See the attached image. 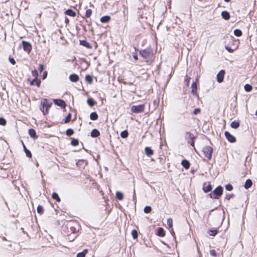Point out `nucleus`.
I'll list each match as a JSON object with an SVG mask.
<instances>
[{
	"label": "nucleus",
	"instance_id": "nucleus-1",
	"mask_svg": "<svg viewBox=\"0 0 257 257\" xmlns=\"http://www.w3.org/2000/svg\"><path fill=\"white\" fill-rule=\"evenodd\" d=\"M140 53L149 64H151L154 61V54L151 48L142 50L140 51Z\"/></svg>",
	"mask_w": 257,
	"mask_h": 257
},
{
	"label": "nucleus",
	"instance_id": "nucleus-2",
	"mask_svg": "<svg viewBox=\"0 0 257 257\" xmlns=\"http://www.w3.org/2000/svg\"><path fill=\"white\" fill-rule=\"evenodd\" d=\"M52 102L47 98H43L40 102V110L44 115H47L49 112V109L52 106Z\"/></svg>",
	"mask_w": 257,
	"mask_h": 257
},
{
	"label": "nucleus",
	"instance_id": "nucleus-3",
	"mask_svg": "<svg viewBox=\"0 0 257 257\" xmlns=\"http://www.w3.org/2000/svg\"><path fill=\"white\" fill-rule=\"evenodd\" d=\"M213 151V148L211 146H205L202 149V152L204 156L208 161L210 160L212 158Z\"/></svg>",
	"mask_w": 257,
	"mask_h": 257
},
{
	"label": "nucleus",
	"instance_id": "nucleus-4",
	"mask_svg": "<svg viewBox=\"0 0 257 257\" xmlns=\"http://www.w3.org/2000/svg\"><path fill=\"white\" fill-rule=\"evenodd\" d=\"M223 193V188L221 186H219L216 187L212 192L209 194V196L212 199H218V197L220 196Z\"/></svg>",
	"mask_w": 257,
	"mask_h": 257
},
{
	"label": "nucleus",
	"instance_id": "nucleus-5",
	"mask_svg": "<svg viewBox=\"0 0 257 257\" xmlns=\"http://www.w3.org/2000/svg\"><path fill=\"white\" fill-rule=\"evenodd\" d=\"M185 138L188 143L195 148V140L196 137L190 132H187L185 134Z\"/></svg>",
	"mask_w": 257,
	"mask_h": 257
},
{
	"label": "nucleus",
	"instance_id": "nucleus-6",
	"mask_svg": "<svg viewBox=\"0 0 257 257\" xmlns=\"http://www.w3.org/2000/svg\"><path fill=\"white\" fill-rule=\"evenodd\" d=\"M145 108V104H140L138 105H133L132 106L131 110L133 113H139L144 111Z\"/></svg>",
	"mask_w": 257,
	"mask_h": 257
},
{
	"label": "nucleus",
	"instance_id": "nucleus-7",
	"mask_svg": "<svg viewBox=\"0 0 257 257\" xmlns=\"http://www.w3.org/2000/svg\"><path fill=\"white\" fill-rule=\"evenodd\" d=\"M22 44L23 45L24 50L25 52H27L28 54H29L31 52L32 49L31 44L29 42L25 41H23L22 42Z\"/></svg>",
	"mask_w": 257,
	"mask_h": 257
},
{
	"label": "nucleus",
	"instance_id": "nucleus-8",
	"mask_svg": "<svg viewBox=\"0 0 257 257\" xmlns=\"http://www.w3.org/2000/svg\"><path fill=\"white\" fill-rule=\"evenodd\" d=\"M198 79L197 78L195 81L193 82L192 83L191 88V93L197 97L199 96V94L197 92V83H198Z\"/></svg>",
	"mask_w": 257,
	"mask_h": 257
},
{
	"label": "nucleus",
	"instance_id": "nucleus-9",
	"mask_svg": "<svg viewBox=\"0 0 257 257\" xmlns=\"http://www.w3.org/2000/svg\"><path fill=\"white\" fill-rule=\"evenodd\" d=\"M203 190L204 192L207 193L211 191L212 187L210 182H204L203 185Z\"/></svg>",
	"mask_w": 257,
	"mask_h": 257
},
{
	"label": "nucleus",
	"instance_id": "nucleus-10",
	"mask_svg": "<svg viewBox=\"0 0 257 257\" xmlns=\"http://www.w3.org/2000/svg\"><path fill=\"white\" fill-rule=\"evenodd\" d=\"M225 75V71L223 70H220L218 73L217 74V81L219 83H221L223 82L224 79V77Z\"/></svg>",
	"mask_w": 257,
	"mask_h": 257
},
{
	"label": "nucleus",
	"instance_id": "nucleus-11",
	"mask_svg": "<svg viewBox=\"0 0 257 257\" xmlns=\"http://www.w3.org/2000/svg\"><path fill=\"white\" fill-rule=\"evenodd\" d=\"M225 137L226 139L230 143H234L236 141L235 138L230 134L228 132L226 131L224 133Z\"/></svg>",
	"mask_w": 257,
	"mask_h": 257
},
{
	"label": "nucleus",
	"instance_id": "nucleus-12",
	"mask_svg": "<svg viewBox=\"0 0 257 257\" xmlns=\"http://www.w3.org/2000/svg\"><path fill=\"white\" fill-rule=\"evenodd\" d=\"M53 101L56 105L60 106L62 108L66 107V103L62 99H54Z\"/></svg>",
	"mask_w": 257,
	"mask_h": 257
},
{
	"label": "nucleus",
	"instance_id": "nucleus-13",
	"mask_svg": "<svg viewBox=\"0 0 257 257\" xmlns=\"http://www.w3.org/2000/svg\"><path fill=\"white\" fill-rule=\"evenodd\" d=\"M32 75L34 77V81H37V84H39L41 83V81L40 79H38V73L37 70L35 69L32 71Z\"/></svg>",
	"mask_w": 257,
	"mask_h": 257
},
{
	"label": "nucleus",
	"instance_id": "nucleus-14",
	"mask_svg": "<svg viewBox=\"0 0 257 257\" xmlns=\"http://www.w3.org/2000/svg\"><path fill=\"white\" fill-rule=\"evenodd\" d=\"M145 152L146 155L148 157H151L154 154V151L151 149V148L149 147H146L145 148Z\"/></svg>",
	"mask_w": 257,
	"mask_h": 257
},
{
	"label": "nucleus",
	"instance_id": "nucleus-15",
	"mask_svg": "<svg viewBox=\"0 0 257 257\" xmlns=\"http://www.w3.org/2000/svg\"><path fill=\"white\" fill-rule=\"evenodd\" d=\"M69 79L73 82H77L79 80V77L78 75L76 74H72L70 75Z\"/></svg>",
	"mask_w": 257,
	"mask_h": 257
},
{
	"label": "nucleus",
	"instance_id": "nucleus-16",
	"mask_svg": "<svg viewBox=\"0 0 257 257\" xmlns=\"http://www.w3.org/2000/svg\"><path fill=\"white\" fill-rule=\"evenodd\" d=\"M80 44L82 45L84 47H85L87 48H88V49L92 48V46L90 45V44L86 40H80Z\"/></svg>",
	"mask_w": 257,
	"mask_h": 257
},
{
	"label": "nucleus",
	"instance_id": "nucleus-17",
	"mask_svg": "<svg viewBox=\"0 0 257 257\" xmlns=\"http://www.w3.org/2000/svg\"><path fill=\"white\" fill-rule=\"evenodd\" d=\"M221 15L222 18L225 20H228L230 17L229 13L225 11L222 12Z\"/></svg>",
	"mask_w": 257,
	"mask_h": 257
},
{
	"label": "nucleus",
	"instance_id": "nucleus-18",
	"mask_svg": "<svg viewBox=\"0 0 257 257\" xmlns=\"http://www.w3.org/2000/svg\"><path fill=\"white\" fill-rule=\"evenodd\" d=\"M181 164L185 169H188L190 166V163L187 160H183Z\"/></svg>",
	"mask_w": 257,
	"mask_h": 257
},
{
	"label": "nucleus",
	"instance_id": "nucleus-19",
	"mask_svg": "<svg viewBox=\"0 0 257 257\" xmlns=\"http://www.w3.org/2000/svg\"><path fill=\"white\" fill-rule=\"evenodd\" d=\"M65 14L70 17H75L76 15V13L71 9H68L65 12Z\"/></svg>",
	"mask_w": 257,
	"mask_h": 257
},
{
	"label": "nucleus",
	"instance_id": "nucleus-20",
	"mask_svg": "<svg viewBox=\"0 0 257 257\" xmlns=\"http://www.w3.org/2000/svg\"><path fill=\"white\" fill-rule=\"evenodd\" d=\"M111 20V18L109 16H103L100 18V22L102 23H108Z\"/></svg>",
	"mask_w": 257,
	"mask_h": 257
},
{
	"label": "nucleus",
	"instance_id": "nucleus-21",
	"mask_svg": "<svg viewBox=\"0 0 257 257\" xmlns=\"http://www.w3.org/2000/svg\"><path fill=\"white\" fill-rule=\"evenodd\" d=\"M29 134L31 136V137L37 139L38 136H37L36 132L34 129L31 128L29 130Z\"/></svg>",
	"mask_w": 257,
	"mask_h": 257
},
{
	"label": "nucleus",
	"instance_id": "nucleus-22",
	"mask_svg": "<svg viewBox=\"0 0 257 257\" xmlns=\"http://www.w3.org/2000/svg\"><path fill=\"white\" fill-rule=\"evenodd\" d=\"M240 122L239 120H234L230 123V126L233 128H237L239 126Z\"/></svg>",
	"mask_w": 257,
	"mask_h": 257
},
{
	"label": "nucleus",
	"instance_id": "nucleus-23",
	"mask_svg": "<svg viewBox=\"0 0 257 257\" xmlns=\"http://www.w3.org/2000/svg\"><path fill=\"white\" fill-rule=\"evenodd\" d=\"M92 11L90 9H87L85 12V14L84 16L82 17L83 19L89 18L92 15Z\"/></svg>",
	"mask_w": 257,
	"mask_h": 257
},
{
	"label": "nucleus",
	"instance_id": "nucleus-24",
	"mask_svg": "<svg viewBox=\"0 0 257 257\" xmlns=\"http://www.w3.org/2000/svg\"><path fill=\"white\" fill-rule=\"evenodd\" d=\"M100 135V132L97 129H93L91 133V136L93 138L98 137Z\"/></svg>",
	"mask_w": 257,
	"mask_h": 257
},
{
	"label": "nucleus",
	"instance_id": "nucleus-25",
	"mask_svg": "<svg viewBox=\"0 0 257 257\" xmlns=\"http://www.w3.org/2000/svg\"><path fill=\"white\" fill-rule=\"evenodd\" d=\"M85 81L89 84H91L93 82V77L90 75H86L85 77Z\"/></svg>",
	"mask_w": 257,
	"mask_h": 257
},
{
	"label": "nucleus",
	"instance_id": "nucleus-26",
	"mask_svg": "<svg viewBox=\"0 0 257 257\" xmlns=\"http://www.w3.org/2000/svg\"><path fill=\"white\" fill-rule=\"evenodd\" d=\"M157 235L161 237H164L165 235V231L163 228H159L157 232Z\"/></svg>",
	"mask_w": 257,
	"mask_h": 257
},
{
	"label": "nucleus",
	"instance_id": "nucleus-27",
	"mask_svg": "<svg viewBox=\"0 0 257 257\" xmlns=\"http://www.w3.org/2000/svg\"><path fill=\"white\" fill-rule=\"evenodd\" d=\"M98 115L96 112H93L90 114V118L92 120H96L98 119Z\"/></svg>",
	"mask_w": 257,
	"mask_h": 257
},
{
	"label": "nucleus",
	"instance_id": "nucleus-28",
	"mask_svg": "<svg viewBox=\"0 0 257 257\" xmlns=\"http://www.w3.org/2000/svg\"><path fill=\"white\" fill-rule=\"evenodd\" d=\"M87 102L88 104L90 106H93L96 104V102L92 98H89L87 100Z\"/></svg>",
	"mask_w": 257,
	"mask_h": 257
},
{
	"label": "nucleus",
	"instance_id": "nucleus-29",
	"mask_svg": "<svg viewBox=\"0 0 257 257\" xmlns=\"http://www.w3.org/2000/svg\"><path fill=\"white\" fill-rule=\"evenodd\" d=\"M252 184V181L250 179H247L246 180L244 187L245 189H248L250 188Z\"/></svg>",
	"mask_w": 257,
	"mask_h": 257
},
{
	"label": "nucleus",
	"instance_id": "nucleus-30",
	"mask_svg": "<svg viewBox=\"0 0 257 257\" xmlns=\"http://www.w3.org/2000/svg\"><path fill=\"white\" fill-rule=\"evenodd\" d=\"M52 198L58 202H60L61 201L60 198L59 197L58 194L56 192L53 193L52 195Z\"/></svg>",
	"mask_w": 257,
	"mask_h": 257
},
{
	"label": "nucleus",
	"instance_id": "nucleus-31",
	"mask_svg": "<svg viewBox=\"0 0 257 257\" xmlns=\"http://www.w3.org/2000/svg\"><path fill=\"white\" fill-rule=\"evenodd\" d=\"M116 198L119 200H122L123 199V194L121 192H116Z\"/></svg>",
	"mask_w": 257,
	"mask_h": 257
},
{
	"label": "nucleus",
	"instance_id": "nucleus-32",
	"mask_svg": "<svg viewBox=\"0 0 257 257\" xmlns=\"http://www.w3.org/2000/svg\"><path fill=\"white\" fill-rule=\"evenodd\" d=\"M167 222L169 228L173 230V219L171 218H169L167 219Z\"/></svg>",
	"mask_w": 257,
	"mask_h": 257
},
{
	"label": "nucleus",
	"instance_id": "nucleus-33",
	"mask_svg": "<svg viewBox=\"0 0 257 257\" xmlns=\"http://www.w3.org/2000/svg\"><path fill=\"white\" fill-rule=\"evenodd\" d=\"M218 232V230L217 229H211L208 231V234L210 236H215L217 233Z\"/></svg>",
	"mask_w": 257,
	"mask_h": 257
},
{
	"label": "nucleus",
	"instance_id": "nucleus-34",
	"mask_svg": "<svg viewBox=\"0 0 257 257\" xmlns=\"http://www.w3.org/2000/svg\"><path fill=\"white\" fill-rule=\"evenodd\" d=\"M233 33L235 36L237 37H240L242 35L241 31L239 29H235L233 31Z\"/></svg>",
	"mask_w": 257,
	"mask_h": 257
},
{
	"label": "nucleus",
	"instance_id": "nucleus-35",
	"mask_svg": "<svg viewBox=\"0 0 257 257\" xmlns=\"http://www.w3.org/2000/svg\"><path fill=\"white\" fill-rule=\"evenodd\" d=\"M120 135L122 138L125 139L128 137V133L127 130H125L121 132Z\"/></svg>",
	"mask_w": 257,
	"mask_h": 257
},
{
	"label": "nucleus",
	"instance_id": "nucleus-36",
	"mask_svg": "<svg viewBox=\"0 0 257 257\" xmlns=\"http://www.w3.org/2000/svg\"><path fill=\"white\" fill-rule=\"evenodd\" d=\"M71 144L74 147L77 146L79 145V141L77 139L72 138L71 139Z\"/></svg>",
	"mask_w": 257,
	"mask_h": 257
},
{
	"label": "nucleus",
	"instance_id": "nucleus-37",
	"mask_svg": "<svg viewBox=\"0 0 257 257\" xmlns=\"http://www.w3.org/2000/svg\"><path fill=\"white\" fill-rule=\"evenodd\" d=\"M244 88L246 92H250L252 90V87L251 85L246 84L244 85Z\"/></svg>",
	"mask_w": 257,
	"mask_h": 257
},
{
	"label": "nucleus",
	"instance_id": "nucleus-38",
	"mask_svg": "<svg viewBox=\"0 0 257 257\" xmlns=\"http://www.w3.org/2000/svg\"><path fill=\"white\" fill-rule=\"evenodd\" d=\"M37 212L39 214H40V215L43 214L44 212V208H43V206H42L41 205H38V206L37 207Z\"/></svg>",
	"mask_w": 257,
	"mask_h": 257
},
{
	"label": "nucleus",
	"instance_id": "nucleus-39",
	"mask_svg": "<svg viewBox=\"0 0 257 257\" xmlns=\"http://www.w3.org/2000/svg\"><path fill=\"white\" fill-rule=\"evenodd\" d=\"M87 251V249H85L83 251L78 253L77 257H85Z\"/></svg>",
	"mask_w": 257,
	"mask_h": 257
},
{
	"label": "nucleus",
	"instance_id": "nucleus-40",
	"mask_svg": "<svg viewBox=\"0 0 257 257\" xmlns=\"http://www.w3.org/2000/svg\"><path fill=\"white\" fill-rule=\"evenodd\" d=\"M236 48V47H234L233 48H232L230 46H229L228 45L225 46V49L230 53H232L234 50H235Z\"/></svg>",
	"mask_w": 257,
	"mask_h": 257
},
{
	"label": "nucleus",
	"instance_id": "nucleus-41",
	"mask_svg": "<svg viewBox=\"0 0 257 257\" xmlns=\"http://www.w3.org/2000/svg\"><path fill=\"white\" fill-rule=\"evenodd\" d=\"M74 133V131L71 128H68L66 131V135L67 136H71L73 135Z\"/></svg>",
	"mask_w": 257,
	"mask_h": 257
},
{
	"label": "nucleus",
	"instance_id": "nucleus-42",
	"mask_svg": "<svg viewBox=\"0 0 257 257\" xmlns=\"http://www.w3.org/2000/svg\"><path fill=\"white\" fill-rule=\"evenodd\" d=\"M71 113H69L66 118L64 119V123H67L70 122L71 118Z\"/></svg>",
	"mask_w": 257,
	"mask_h": 257
},
{
	"label": "nucleus",
	"instance_id": "nucleus-43",
	"mask_svg": "<svg viewBox=\"0 0 257 257\" xmlns=\"http://www.w3.org/2000/svg\"><path fill=\"white\" fill-rule=\"evenodd\" d=\"M190 80H191L190 77H189L187 75H186L185 76V79H184V82L186 83V85L187 87H188L189 85Z\"/></svg>",
	"mask_w": 257,
	"mask_h": 257
},
{
	"label": "nucleus",
	"instance_id": "nucleus-44",
	"mask_svg": "<svg viewBox=\"0 0 257 257\" xmlns=\"http://www.w3.org/2000/svg\"><path fill=\"white\" fill-rule=\"evenodd\" d=\"M131 234L134 239H137L138 238V231L136 230H133L132 231Z\"/></svg>",
	"mask_w": 257,
	"mask_h": 257
},
{
	"label": "nucleus",
	"instance_id": "nucleus-45",
	"mask_svg": "<svg viewBox=\"0 0 257 257\" xmlns=\"http://www.w3.org/2000/svg\"><path fill=\"white\" fill-rule=\"evenodd\" d=\"M144 211L146 213H149L152 211V208L149 206H147L144 208Z\"/></svg>",
	"mask_w": 257,
	"mask_h": 257
},
{
	"label": "nucleus",
	"instance_id": "nucleus-46",
	"mask_svg": "<svg viewBox=\"0 0 257 257\" xmlns=\"http://www.w3.org/2000/svg\"><path fill=\"white\" fill-rule=\"evenodd\" d=\"M7 124L6 120L3 117H0V125L5 126Z\"/></svg>",
	"mask_w": 257,
	"mask_h": 257
},
{
	"label": "nucleus",
	"instance_id": "nucleus-47",
	"mask_svg": "<svg viewBox=\"0 0 257 257\" xmlns=\"http://www.w3.org/2000/svg\"><path fill=\"white\" fill-rule=\"evenodd\" d=\"M201 112V109L199 108H195L193 112V113L194 114V115H197L199 113H200Z\"/></svg>",
	"mask_w": 257,
	"mask_h": 257
},
{
	"label": "nucleus",
	"instance_id": "nucleus-48",
	"mask_svg": "<svg viewBox=\"0 0 257 257\" xmlns=\"http://www.w3.org/2000/svg\"><path fill=\"white\" fill-rule=\"evenodd\" d=\"M26 153V156L29 158H31L32 157V155L31 152L29 150H26V152H25Z\"/></svg>",
	"mask_w": 257,
	"mask_h": 257
},
{
	"label": "nucleus",
	"instance_id": "nucleus-49",
	"mask_svg": "<svg viewBox=\"0 0 257 257\" xmlns=\"http://www.w3.org/2000/svg\"><path fill=\"white\" fill-rule=\"evenodd\" d=\"M210 254L213 257H216V252L215 249H211L210 250Z\"/></svg>",
	"mask_w": 257,
	"mask_h": 257
},
{
	"label": "nucleus",
	"instance_id": "nucleus-50",
	"mask_svg": "<svg viewBox=\"0 0 257 257\" xmlns=\"http://www.w3.org/2000/svg\"><path fill=\"white\" fill-rule=\"evenodd\" d=\"M9 61L10 62V63L13 64V65H15L16 62V61L15 60L14 58H13V57H11V56L9 57Z\"/></svg>",
	"mask_w": 257,
	"mask_h": 257
},
{
	"label": "nucleus",
	"instance_id": "nucleus-51",
	"mask_svg": "<svg viewBox=\"0 0 257 257\" xmlns=\"http://www.w3.org/2000/svg\"><path fill=\"white\" fill-rule=\"evenodd\" d=\"M225 189L228 191H231L233 189V187L231 184H227L225 186Z\"/></svg>",
	"mask_w": 257,
	"mask_h": 257
},
{
	"label": "nucleus",
	"instance_id": "nucleus-52",
	"mask_svg": "<svg viewBox=\"0 0 257 257\" xmlns=\"http://www.w3.org/2000/svg\"><path fill=\"white\" fill-rule=\"evenodd\" d=\"M119 82L121 83H123L124 85L128 84L129 85H132L133 84V82H126V81H124V80H119Z\"/></svg>",
	"mask_w": 257,
	"mask_h": 257
},
{
	"label": "nucleus",
	"instance_id": "nucleus-53",
	"mask_svg": "<svg viewBox=\"0 0 257 257\" xmlns=\"http://www.w3.org/2000/svg\"><path fill=\"white\" fill-rule=\"evenodd\" d=\"M30 84L31 85H36L38 87H40L41 85V83L37 84V81H34V79L31 82Z\"/></svg>",
	"mask_w": 257,
	"mask_h": 257
},
{
	"label": "nucleus",
	"instance_id": "nucleus-54",
	"mask_svg": "<svg viewBox=\"0 0 257 257\" xmlns=\"http://www.w3.org/2000/svg\"><path fill=\"white\" fill-rule=\"evenodd\" d=\"M39 70L40 72H42L44 70V66L42 64L39 65Z\"/></svg>",
	"mask_w": 257,
	"mask_h": 257
},
{
	"label": "nucleus",
	"instance_id": "nucleus-55",
	"mask_svg": "<svg viewBox=\"0 0 257 257\" xmlns=\"http://www.w3.org/2000/svg\"><path fill=\"white\" fill-rule=\"evenodd\" d=\"M47 76V72L46 71H45L43 72V74L42 75L43 79H46Z\"/></svg>",
	"mask_w": 257,
	"mask_h": 257
},
{
	"label": "nucleus",
	"instance_id": "nucleus-56",
	"mask_svg": "<svg viewBox=\"0 0 257 257\" xmlns=\"http://www.w3.org/2000/svg\"><path fill=\"white\" fill-rule=\"evenodd\" d=\"M133 58L137 61L138 60V56H137V54L136 53H134L133 55Z\"/></svg>",
	"mask_w": 257,
	"mask_h": 257
},
{
	"label": "nucleus",
	"instance_id": "nucleus-57",
	"mask_svg": "<svg viewBox=\"0 0 257 257\" xmlns=\"http://www.w3.org/2000/svg\"><path fill=\"white\" fill-rule=\"evenodd\" d=\"M230 41L231 42H232V43H233V42H236V41L234 39V38H233V37H231V38H230Z\"/></svg>",
	"mask_w": 257,
	"mask_h": 257
},
{
	"label": "nucleus",
	"instance_id": "nucleus-58",
	"mask_svg": "<svg viewBox=\"0 0 257 257\" xmlns=\"http://www.w3.org/2000/svg\"><path fill=\"white\" fill-rule=\"evenodd\" d=\"M23 143V148H24V151L26 152V150H28L26 147V146L25 145L24 143L23 142H22Z\"/></svg>",
	"mask_w": 257,
	"mask_h": 257
},
{
	"label": "nucleus",
	"instance_id": "nucleus-59",
	"mask_svg": "<svg viewBox=\"0 0 257 257\" xmlns=\"http://www.w3.org/2000/svg\"><path fill=\"white\" fill-rule=\"evenodd\" d=\"M69 22V19L67 18H66V19H65V23L66 24H68Z\"/></svg>",
	"mask_w": 257,
	"mask_h": 257
},
{
	"label": "nucleus",
	"instance_id": "nucleus-60",
	"mask_svg": "<svg viewBox=\"0 0 257 257\" xmlns=\"http://www.w3.org/2000/svg\"><path fill=\"white\" fill-rule=\"evenodd\" d=\"M230 198V196L229 195V196H226V198H227L228 200H229Z\"/></svg>",
	"mask_w": 257,
	"mask_h": 257
},
{
	"label": "nucleus",
	"instance_id": "nucleus-61",
	"mask_svg": "<svg viewBox=\"0 0 257 257\" xmlns=\"http://www.w3.org/2000/svg\"><path fill=\"white\" fill-rule=\"evenodd\" d=\"M230 0H224L225 2H229Z\"/></svg>",
	"mask_w": 257,
	"mask_h": 257
}]
</instances>
